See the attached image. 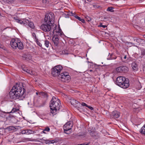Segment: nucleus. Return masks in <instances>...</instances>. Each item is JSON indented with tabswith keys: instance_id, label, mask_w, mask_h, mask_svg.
Segmentation results:
<instances>
[{
	"instance_id": "nucleus-1",
	"label": "nucleus",
	"mask_w": 145,
	"mask_h": 145,
	"mask_svg": "<svg viewBox=\"0 0 145 145\" xmlns=\"http://www.w3.org/2000/svg\"><path fill=\"white\" fill-rule=\"evenodd\" d=\"M22 88L17 83L16 85L12 87L9 93V95L10 98L15 100L22 96L25 92V90L24 88H23L22 90Z\"/></svg>"
},
{
	"instance_id": "nucleus-2",
	"label": "nucleus",
	"mask_w": 145,
	"mask_h": 145,
	"mask_svg": "<svg viewBox=\"0 0 145 145\" xmlns=\"http://www.w3.org/2000/svg\"><path fill=\"white\" fill-rule=\"evenodd\" d=\"M60 100L53 97L51 100L50 103V107L51 109V112L52 114H55L57 110H59L60 107Z\"/></svg>"
},
{
	"instance_id": "nucleus-3",
	"label": "nucleus",
	"mask_w": 145,
	"mask_h": 145,
	"mask_svg": "<svg viewBox=\"0 0 145 145\" xmlns=\"http://www.w3.org/2000/svg\"><path fill=\"white\" fill-rule=\"evenodd\" d=\"M52 25L49 23L44 22L40 26V28L42 30L45 32H50L52 30Z\"/></svg>"
},
{
	"instance_id": "nucleus-4",
	"label": "nucleus",
	"mask_w": 145,
	"mask_h": 145,
	"mask_svg": "<svg viewBox=\"0 0 145 145\" xmlns=\"http://www.w3.org/2000/svg\"><path fill=\"white\" fill-rule=\"evenodd\" d=\"M54 20V15L52 12L46 15L44 18V22L48 23L52 25Z\"/></svg>"
},
{
	"instance_id": "nucleus-5",
	"label": "nucleus",
	"mask_w": 145,
	"mask_h": 145,
	"mask_svg": "<svg viewBox=\"0 0 145 145\" xmlns=\"http://www.w3.org/2000/svg\"><path fill=\"white\" fill-rule=\"evenodd\" d=\"M73 125V122L72 121H69L66 123L63 127L65 133L67 134H70L71 132L69 131L71 129Z\"/></svg>"
},
{
	"instance_id": "nucleus-6",
	"label": "nucleus",
	"mask_w": 145,
	"mask_h": 145,
	"mask_svg": "<svg viewBox=\"0 0 145 145\" xmlns=\"http://www.w3.org/2000/svg\"><path fill=\"white\" fill-rule=\"evenodd\" d=\"M124 80H125V77L122 76H119L116 78L115 84L120 87L123 88Z\"/></svg>"
},
{
	"instance_id": "nucleus-7",
	"label": "nucleus",
	"mask_w": 145,
	"mask_h": 145,
	"mask_svg": "<svg viewBox=\"0 0 145 145\" xmlns=\"http://www.w3.org/2000/svg\"><path fill=\"white\" fill-rule=\"evenodd\" d=\"M128 70V68L127 67L122 66L117 67L114 71L117 72H127Z\"/></svg>"
},
{
	"instance_id": "nucleus-8",
	"label": "nucleus",
	"mask_w": 145,
	"mask_h": 145,
	"mask_svg": "<svg viewBox=\"0 0 145 145\" xmlns=\"http://www.w3.org/2000/svg\"><path fill=\"white\" fill-rule=\"evenodd\" d=\"M68 74L69 73H59V77L60 78L62 81H64L63 80H68L70 78V76Z\"/></svg>"
},
{
	"instance_id": "nucleus-9",
	"label": "nucleus",
	"mask_w": 145,
	"mask_h": 145,
	"mask_svg": "<svg viewBox=\"0 0 145 145\" xmlns=\"http://www.w3.org/2000/svg\"><path fill=\"white\" fill-rule=\"evenodd\" d=\"M63 68L60 65L55 66L52 69V72H60Z\"/></svg>"
},
{
	"instance_id": "nucleus-10",
	"label": "nucleus",
	"mask_w": 145,
	"mask_h": 145,
	"mask_svg": "<svg viewBox=\"0 0 145 145\" xmlns=\"http://www.w3.org/2000/svg\"><path fill=\"white\" fill-rule=\"evenodd\" d=\"M19 40L16 39H12L10 42V45L11 47L14 49L17 48V43L18 42Z\"/></svg>"
},
{
	"instance_id": "nucleus-11",
	"label": "nucleus",
	"mask_w": 145,
	"mask_h": 145,
	"mask_svg": "<svg viewBox=\"0 0 145 145\" xmlns=\"http://www.w3.org/2000/svg\"><path fill=\"white\" fill-rule=\"evenodd\" d=\"M89 134L90 135L95 139H98L100 138L99 133L96 132L91 131V132H89Z\"/></svg>"
},
{
	"instance_id": "nucleus-12",
	"label": "nucleus",
	"mask_w": 145,
	"mask_h": 145,
	"mask_svg": "<svg viewBox=\"0 0 145 145\" xmlns=\"http://www.w3.org/2000/svg\"><path fill=\"white\" fill-rule=\"evenodd\" d=\"M110 116L112 118H118L120 116V113L117 111H115L112 113Z\"/></svg>"
},
{
	"instance_id": "nucleus-13",
	"label": "nucleus",
	"mask_w": 145,
	"mask_h": 145,
	"mask_svg": "<svg viewBox=\"0 0 145 145\" xmlns=\"http://www.w3.org/2000/svg\"><path fill=\"white\" fill-rule=\"evenodd\" d=\"M59 39L57 36L54 35L52 38V41L55 46H58L59 43Z\"/></svg>"
},
{
	"instance_id": "nucleus-14",
	"label": "nucleus",
	"mask_w": 145,
	"mask_h": 145,
	"mask_svg": "<svg viewBox=\"0 0 145 145\" xmlns=\"http://www.w3.org/2000/svg\"><path fill=\"white\" fill-rule=\"evenodd\" d=\"M123 86H124V87H123V88L126 89L128 88L129 86V81L128 79L126 78L125 77V80H123Z\"/></svg>"
},
{
	"instance_id": "nucleus-15",
	"label": "nucleus",
	"mask_w": 145,
	"mask_h": 145,
	"mask_svg": "<svg viewBox=\"0 0 145 145\" xmlns=\"http://www.w3.org/2000/svg\"><path fill=\"white\" fill-rule=\"evenodd\" d=\"M25 20V21L27 23H28V25L32 29H34L35 26L33 22H30L28 20H24V21Z\"/></svg>"
},
{
	"instance_id": "nucleus-16",
	"label": "nucleus",
	"mask_w": 145,
	"mask_h": 145,
	"mask_svg": "<svg viewBox=\"0 0 145 145\" xmlns=\"http://www.w3.org/2000/svg\"><path fill=\"white\" fill-rule=\"evenodd\" d=\"M17 44V48H18L19 49H22L24 48V46L23 43L20 41V40H19Z\"/></svg>"
},
{
	"instance_id": "nucleus-17",
	"label": "nucleus",
	"mask_w": 145,
	"mask_h": 145,
	"mask_svg": "<svg viewBox=\"0 0 145 145\" xmlns=\"http://www.w3.org/2000/svg\"><path fill=\"white\" fill-rule=\"evenodd\" d=\"M131 66L133 70L134 71H136L138 70L137 65L135 62H133L131 64Z\"/></svg>"
},
{
	"instance_id": "nucleus-18",
	"label": "nucleus",
	"mask_w": 145,
	"mask_h": 145,
	"mask_svg": "<svg viewBox=\"0 0 145 145\" xmlns=\"http://www.w3.org/2000/svg\"><path fill=\"white\" fill-rule=\"evenodd\" d=\"M140 133L142 134L145 135V124L142 127L140 130Z\"/></svg>"
},
{
	"instance_id": "nucleus-19",
	"label": "nucleus",
	"mask_w": 145,
	"mask_h": 145,
	"mask_svg": "<svg viewBox=\"0 0 145 145\" xmlns=\"http://www.w3.org/2000/svg\"><path fill=\"white\" fill-rule=\"evenodd\" d=\"M16 129V128L13 126H9L5 128V129L7 130L8 131L11 130L14 131Z\"/></svg>"
},
{
	"instance_id": "nucleus-20",
	"label": "nucleus",
	"mask_w": 145,
	"mask_h": 145,
	"mask_svg": "<svg viewBox=\"0 0 145 145\" xmlns=\"http://www.w3.org/2000/svg\"><path fill=\"white\" fill-rule=\"evenodd\" d=\"M43 138L41 139H40V140H41V141L44 142L46 144H50V140L49 139H45Z\"/></svg>"
},
{
	"instance_id": "nucleus-21",
	"label": "nucleus",
	"mask_w": 145,
	"mask_h": 145,
	"mask_svg": "<svg viewBox=\"0 0 145 145\" xmlns=\"http://www.w3.org/2000/svg\"><path fill=\"white\" fill-rule=\"evenodd\" d=\"M19 110V109L16 108H13L12 110L10 112H8L7 113L9 114L10 113H13L15 112H17Z\"/></svg>"
},
{
	"instance_id": "nucleus-22",
	"label": "nucleus",
	"mask_w": 145,
	"mask_h": 145,
	"mask_svg": "<svg viewBox=\"0 0 145 145\" xmlns=\"http://www.w3.org/2000/svg\"><path fill=\"white\" fill-rule=\"evenodd\" d=\"M14 19L15 20H16V22H18V23L20 24H23V25H25V23L24 22L21 20L18 19H16V18L15 17L14 18Z\"/></svg>"
},
{
	"instance_id": "nucleus-23",
	"label": "nucleus",
	"mask_w": 145,
	"mask_h": 145,
	"mask_svg": "<svg viewBox=\"0 0 145 145\" xmlns=\"http://www.w3.org/2000/svg\"><path fill=\"white\" fill-rule=\"evenodd\" d=\"M50 131V128L48 127H47L45 128L44 129L41 133L42 134V133H44V134H46V131L47 132H49Z\"/></svg>"
},
{
	"instance_id": "nucleus-24",
	"label": "nucleus",
	"mask_w": 145,
	"mask_h": 145,
	"mask_svg": "<svg viewBox=\"0 0 145 145\" xmlns=\"http://www.w3.org/2000/svg\"><path fill=\"white\" fill-rule=\"evenodd\" d=\"M86 134L87 133L86 132H81L79 133L78 136L83 137H85Z\"/></svg>"
},
{
	"instance_id": "nucleus-25",
	"label": "nucleus",
	"mask_w": 145,
	"mask_h": 145,
	"mask_svg": "<svg viewBox=\"0 0 145 145\" xmlns=\"http://www.w3.org/2000/svg\"><path fill=\"white\" fill-rule=\"evenodd\" d=\"M5 129L0 128V135H2L5 133Z\"/></svg>"
},
{
	"instance_id": "nucleus-26",
	"label": "nucleus",
	"mask_w": 145,
	"mask_h": 145,
	"mask_svg": "<svg viewBox=\"0 0 145 145\" xmlns=\"http://www.w3.org/2000/svg\"><path fill=\"white\" fill-rule=\"evenodd\" d=\"M50 76H52L53 77L58 76L59 77V73H48Z\"/></svg>"
},
{
	"instance_id": "nucleus-27",
	"label": "nucleus",
	"mask_w": 145,
	"mask_h": 145,
	"mask_svg": "<svg viewBox=\"0 0 145 145\" xmlns=\"http://www.w3.org/2000/svg\"><path fill=\"white\" fill-rule=\"evenodd\" d=\"M35 131L30 129H27V134H30L34 133Z\"/></svg>"
},
{
	"instance_id": "nucleus-28",
	"label": "nucleus",
	"mask_w": 145,
	"mask_h": 145,
	"mask_svg": "<svg viewBox=\"0 0 145 145\" xmlns=\"http://www.w3.org/2000/svg\"><path fill=\"white\" fill-rule=\"evenodd\" d=\"M41 93V95L42 96H43L44 97L46 98H47L48 97V95L46 93L42 92Z\"/></svg>"
},
{
	"instance_id": "nucleus-29",
	"label": "nucleus",
	"mask_w": 145,
	"mask_h": 145,
	"mask_svg": "<svg viewBox=\"0 0 145 145\" xmlns=\"http://www.w3.org/2000/svg\"><path fill=\"white\" fill-rule=\"evenodd\" d=\"M49 42L47 40H46L45 41L44 45L45 46L47 47L48 48L49 46Z\"/></svg>"
},
{
	"instance_id": "nucleus-30",
	"label": "nucleus",
	"mask_w": 145,
	"mask_h": 145,
	"mask_svg": "<svg viewBox=\"0 0 145 145\" xmlns=\"http://www.w3.org/2000/svg\"><path fill=\"white\" fill-rule=\"evenodd\" d=\"M35 42L37 43V44L40 47H41L42 46V44L39 41L38 39H36L35 40Z\"/></svg>"
},
{
	"instance_id": "nucleus-31",
	"label": "nucleus",
	"mask_w": 145,
	"mask_h": 145,
	"mask_svg": "<svg viewBox=\"0 0 145 145\" xmlns=\"http://www.w3.org/2000/svg\"><path fill=\"white\" fill-rule=\"evenodd\" d=\"M76 100L74 99H71V103L72 105H76Z\"/></svg>"
},
{
	"instance_id": "nucleus-32",
	"label": "nucleus",
	"mask_w": 145,
	"mask_h": 145,
	"mask_svg": "<svg viewBox=\"0 0 145 145\" xmlns=\"http://www.w3.org/2000/svg\"><path fill=\"white\" fill-rule=\"evenodd\" d=\"M23 71L25 72H30V71L26 67H24L22 68Z\"/></svg>"
},
{
	"instance_id": "nucleus-33",
	"label": "nucleus",
	"mask_w": 145,
	"mask_h": 145,
	"mask_svg": "<svg viewBox=\"0 0 145 145\" xmlns=\"http://www.w3.org/2000/svg\"><path fill=\"white\" fill-rule=\"evenodd\" d=\"M57 35H59L60 36H61L62 35H63V33H62L61 31V30H59V31L57 32Z\"/></svg>"
},
{
	"instance_id": "nucleus-34",
	"label": "nucleus",
	"mask_w": 145,
	"mask_h": 145,
	"mask_svg": "<svg viewBox=\"0 0 145 145\" xmlns=\"http://www.w3.org/2000/svg\"><path fill=\"white\" fill-rule=\"evenodd\" d=\"M8 118H10V120H11L12 119H15L14 117L11 114H10L8 115Z\"/></svg>"
},
{
	"instance_id": "nucleus-35",
	"label": "nucleus",
	"mask_w": 145,
	"mask_h": 145,
	"mask_svg": "<svg viewBox=\"0 0 145 145\" xmlns=\"http://www.w3.org/2000/svg\"><path fill=\"white\" fill-rule=\"evenodd\" d=\"M107 10L108 11H110L111 12H113V8L112 7H108Z\"/></svg>"
},
{
	"instance_id": "nucleus-36",
	"label": "nucleus",
	"mask_w": 145,
	"mask_h": 145,
	"mask_svg": "<svg viewBox=\"0 0 145 145\" xmlns=\"http://www.w3.org/2000/svg\"><path fill=\"white\" fill-rule=\"evenodd\" d=\"M0 48H2V49L5 50L6 48L4 46L0 43Z\"/></svg>"
},
{
	"instance_id": "nucleus-37",
	"label": "nucleus",
	"mask_w": 145,
	"mask_h": 145,
	"mask_svg": "<svg viewBox=\"0 0 145 145\" xmlns=\"http://www.w3.org/2000/svg\"><path fill=\"white\" fill-rule=\"evenodd\" d=\"M50 140V144H53L54 143V142H56V140Z\"/></svg>"
},
{
	"instance_id": "nucleus-38",
	"label": "nucleus",
	"mask_w": 145,
	"mask_h": 145,
	"mask_svg": "<svg viewBox=\"0 0 145 145\" xmlns=\"http://www.w3.org/2000/svg\"><path fill=\"white\" fill-rule=\"evenodd\" d=\"M62 53L63 54L65 55L68 54L67 51L66 50L63 51L62 52Z\"/></svg>"
},
{
	"instance_id": "nucleus-39",
	"label": "nucleus",
	"mask_w": 145,
	"mask_h": 145,
	"mask_svg": "<svg viewBox=\"0 0 145 145\" xmlns=\"http://www.w3.org/2000/svg\"><path fill=\"white\" fill-rule=\"evenodd\" d=\"M32 36L34 38L35 40H36V39H37V38L36 36V34L34 33H33L32 34Z\"/></svg>"
},
{
	"instance_id": "nucleus-40",
	"label": "nucleus",
	"mask_w": 145,
	"mask_h": 145,
	"mask_svg": "<svg viewBox=\"0 0 145 145\" xmlns=\"http://www.w3.org/2000/svg\"><path fill=\"white\" fill-rule=\"evenodd\" d=\"M138 89H140L141 88H142V86H141V85L140 82L139 81H138Z\"/></svg>"
},
{
	"instance_id": "nucleus-41",
	"label": "nucleus",
	"mask_w": 145,
	"mask_h": 145,
	"mask_svg": "<svg viewBox=\"0 0 145 145\" xmlns=\"http://www.w3.org/2000/svg\"><path fill=\"white\" fill-rule=\"evenodd\" d=\"M3 1H4L5 3H8L9 2H11V0H2Z\"/></svg>"
},
{
	"instance_id": "nucleus-42",
	"label": "nucleus",
	"mask_w": 145,
	"mask_h": 145,
	"mask_svg": "<svg viewBox=\"0 0 145 145\" xmlns=\"http://www.w3.org/2000/svg\"><path fill=\"white\" fill-rule=\"evenodd\" d=\"M86 18L87 19V21H90L91 20V18L89 17V16H87Z\"/></svg>"
},
{
	"instance_id": "nucleus-43",
	"label": "nucleus",
	"mask_w": 145,
	"mask_h": 145,
	"mask_svg": "<svg viewBox=\"0 0 145 145\" xmlns=\"http://www.w3.org/2000/svg\"><path fill=\"white\" fill-rule=\"evenodd\" d=\"M74 17L75 18L78 19L79 21H80V20L81 18L80 17H79V16H78L77 15H75L74 16Z\"/></svg>"
},
{
	"instance_id": "nucleus-44",
	"label": "nucleus",
	"mask_w": 145,
	"mask_h": 145,
	"mask_svg": "<svg viewBox=\"0 0 145 145\" xmlns=\"http://www.w3.org/2000/svg\"><path fill=\"white\" fill-rule=\"evenodd\" d=\"M27 129H25L22 131V133L23 134H27Z\"/></svg>"
},
{
	"instance_id": "nucleus-45",
	"label": "nucleus",
	"mask_w": 145,
	"mask_h": 145,
	"mask_svg": "<svg viewBox=\"0 0 145 145\" xmlns=\"http://www.w3.org/2000/svg\"><path fill=\"white\" fill-rule=\"evenodd\" d=\"M81 105L82 106H85L86 107L88 106V105L86 103H82L81 104Z\"/></svg>"
},
{
	"instance_id": "nucleus-46",
	"label": "nucleus",
	"mask_w": 145,
	"mask_h": 145,
	"mask_svg": "<svg viewBox=\"0 0 145 145\" xmlns=\"http://www.w3.org/2000/svg\"><path fill=\"white\" fill-rule=\"evenodd\" d=\"M87 107L91 110H93V108L92 106H89L88 105Z\"/></svg>"
},
{
	"instance_id": "nucleus-47",
	"label": "nucleus",
	"mask_w": 145,
	"mask_h": 145,
	"mask_svg": "<svg viewBox=\"0 0 145 145\" xmlns=\"http://www.w3.org/2000/svg\"><path fill=\"white\" fill-rule=\"evenodd\" d=\"M95 69H93V70L90 69H89V70H88V72H95Z\"/></svg>"
},
{
	"instance_id": "nucleus-48",
	"label": "nucleus",
	"mask_w": 145,
	"mask_h": 145,
	"mask_svg": "<svg viewBox=\"0 0 145 145\" xmlns=\"http://www.w3.org/2000/svg\"><path fill=\"white\" fill-rule=\"evenodd\" d=\"M80 21H81L83 23H85V22L84 20L83 19H82L81 18L80 20Z\"/></svg>"
},
{
	"instance_id": "nucleus-49",
	"label": "nucleus",
	"mask_w": 145,
	"mask_h": 145,
	"mask_svg": "<svg viewBox=\"0 0 145 145\" xmlns=\"http://www.w3.org/2000/svg\"><path fill=\"white\" fill-rule=\"evenodd\" d=\"M142 55H145V49L142 50Z\"/></svg>"
},
{
	"instance_id": "nucleus-50",
	"label": "nucleus",
	"mask_w": 145,
	"mask_h": 145,
	"mask_svg": "<svg viewBox=\"0 0 145 145\" xmlns=\"http://www.w3.org/2000/svg\"><path fill=\"white\" fill-rule=\"evenodd\" d=\"M49 0H42L43 3H46L47 2H49Z\"/></svg>"
},
{
	"instance_id": "nucleus-51",
	"label": "nucleus",
	"mask_w": 145,
	"mask_h": 145,
	"mask_svg": "<svg viewBox=\"0 0 145 145\" xmlns=\"http://www.w3.org/2000/svg\"><path fill=\"white\" fill-rule=\"evenodd\" d=\"M90 143V142H89L88 143H84L82 144V145H89Z\"/></svg>"
},
{
	"instance_id": "nucleus-52",
	"label": "nucleus",
	"mask_w": 145,
	"mask_h": 145,
	"mask_svg": "<svg viewBox=\"0 0 145 145\" xmlns=\"http://www.w3.org/2000/svg\"><path fill=\"white\" fill-rule=\"evenodd\" d=\"M100 26L103 27V28H105L106 27V25H101Z\"/></svg>"
},
{
	"instance_id": "nucleus-53",
	"label": "nucleus",
	"mask_w": 145,
	"mask_h": 145,
	"mask_svg": "<svg viewBox=\"0 0 145 145\" xmlns=\"http://www.w3.org/2000/svg\"><path fill=\"white\" fill-rule=\"evenodd\" d=\"M28 74H29L31 75H35V73H28Z\"/></svg>"
},
{
	"instance_id": "nucleus-54",
	"label": "nucleus",
	"mask_w": 145,
	"mask_h": 145,
	"mask_svg": "<svg viewBox=\"0 0 145 145\" xmlns=\"http://www.w3.org/2000/svg\"><path fill=\"white\" fill-rule=\"evenodd\" d=\"M78 103L80 104V103H79V102L78 101L76 100V104H78Z\"/></svg>"
},
{
	"instance_id": "nucleus-55",
	"label": "nucleus",
	"mask_w": 145,
	"mask_h": 145,
	"mask_svg": "<svg viewBox=\"0 0 145 145\" xmlns=\"http://www.w3.org/2000/svg\"><path fill=\"white\" fill-rule=\"evenodd\" d=\"M134 39V40H136L137 42V41L138 40V39H137V38H136V39Z\"/></svg>"
},
{
	"instance_id": "nucleus-56",
	"label": "nucleus",
	"mask_w": 145,
	"mask_h": 145,
	"mask_svg": "<svg viewBox=\"0 0 145 145\" xmlns=\"http://www.w3.org/2000/svg\"><path fill=\"white\" fill-rule=\"evenodd\" d=\"M71 15H70L71 16H73V14H74L72 12H71Z\"/></svg>"
},
{
	"instance_id": "nucleus-57",
	"label": "nucleus",
	"mask_w": 145,
	"mask_h": 145,
	"mask_svg": "<svg viewBox=\"0 0 145 145\" xmlns=\"http://www.w3.org/2000/svg\"><path fill=\"white\" fill-rule=\"evenodd\" d=\"M126 56H124V59H126Z\"/></svg>"
},
{
	"instance_id": "nucleus-58",
	"label": "nucleus",
	"mask_w": 145,
	"mask_h": 145,
	"mask_svg": "<svg viewBox=\"0 0 145 145\" xmlns=\"http://www.w3.org/2000/svg\"><path fill=\"white\" fill-rule=\"evenodd\" d=\"M105 75H106V74H105L104 75V77H105Z\"/></svg>"
},
{
	"instance_id": "nucleus-59",
	"label": "nucleus",
	"mask_w": 145,
	"mask_h": 145,
	"mask_svg": "<svg viewBox=\"0 0 145 145\" xmlns=\"http://www.w3.org/2000/svg\"><path fill=\"white\" fill-rule=\"evenodd\" d=\"M82 0V1H85V3H86V1L85 0Z\"/></svg>"
},
{
	"instance_id": "nucleus-60",
	"label": "nucleus",
	"mask_w": 145,
	"mask_h": 145,
	"mask_svg": "<svg viewBox=\"0 0 145 145\" xmlns=\"http://www.w3.org/2000/svg\"><path fill=\"white\" fill-rule=\"evenodd\" d=\"M36 94L37 95H38V93H37V92H36Z\"/></svg>"
},
{
	"instance_id": "nucleus-61",
	"label": "nucleus",
	"mask_w": 145,
	"mask_h": 145,
	"mask_svg": "<svg viewBox=\"0 0 145 145\" xmlns=\"http://www.w3.org/2000/svg\"><path fill=\"white\" fill-rule=\"evenodd\" d=\"M144 38H145V35L144 36Z\"/></svg>"
},
{
	"instance_id": "nucleus-62",
	"label": "nucleus",
	"mask_w": 145,
	"mask_h": 145,
	"mask_svg": "<svg viewBox=\"0 0 145 145\" xmlns=\"http://www.w3.org/2000/svg\"><path fill=\"white\" fill-rule=\"evenodd\" d=\"M38 136H40V134H38Z\"/></svg>"
},
{
	"instance_id": "nucleus-63",
	"label": "nucleus",
	"mask_w": 145,
	"mask_h": 145,
	"mask_svg": "<svg viewBox=\"0 0 145 145\" xmlns=\"http://www.w3.org/2000/svg\"><path fill=\"white\" fill-rule=\"evenodd\" d=\"M54 30H53V33H52V34H53L54 33Z\"/></svg>"
},
{
	"instance_id": "nucleus-64",
	"label": "nucleus",
	"mask_w": 145,
	"mask_h": 145,
	"mask_svg": "<svg viewBox=\"0 0 145 145\" xmlns=\"http://www.w3.org/2000/svg\"><path fill=\"white\" fill-rule=\"evenodd\" d=\"M28 140L29 141L31 140L29 138V139Z\"/></svg>"
}]
</instances>
